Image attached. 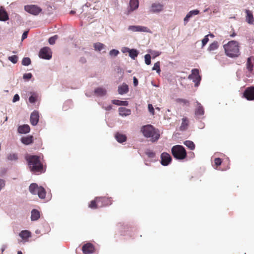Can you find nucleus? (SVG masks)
Returning a JSON list of instances; mask_svg holds the SVG:
<instances>
[{"mask_svg": "<svg viewBox=\"0 0 254 254\" xmlns=\"http://www.w3.org/2000/svg\"><path fill=\"white\" fill-rule=\"evenodd\" d=\"M25 159L31 172L34 173L42 172L43 165L40 161L39 156L27 155L26 156Z\"/></svg>", "mask_w": 254, "mask_h": 254, "instance_id": "nucleus-1", "label": "nucleus"}, {"mask_svg": "<svg viewBox=\"0 0 254 254\" xmlns=\"http://www.w3.org/2000/svg\"><path fill=\"white\" fill-rule=\"evenodd\" d=\"M226 55L231 58L237 57L240 55L238 43L236 41H231L224 45Z\"/></svg>", "mask_w": 254, "mask_h": 254, "instance_id": "nucleus-2", "label": "nucleus"}, {"mask_svg": "<svg viewBox=\"0 0 254 254\" xmlns=\"http://www.w3.org/2000/svg\"><path fill=\"white\" fill-rule=\"evenodd\" d=\"M141 131L145 137L150 138L152 141L157 140L160 137V134L157 130L150 125L143 126L141 128Z\"/></svg>", "mask_w": 254, "mask_h": 254, "instance_id": "nucleus-3", "label": "nucleus"}, {"mask_svg": "<svg viewBox=\"0 0 254 254\" xmlns=\"http://www.w3.org/2000/svg\"><path fill=\"white\" fill-rule=\"evenodd\" d=\"M173 156L177 159H184L187 156V152L185 148L180 145L174 146L171 149Z\"/></svg>", "mask_w": 254, "mask_h": 254, "instance_id": "nucleus-4", "label": "nucleus"}, {"mask_svg": "<svg viewBox=\"0 0 254 254\" xmlns=\"http://www.w3.org/2000/svg\"><path fill=\"white\" fill-rule=\"evenodd\" d=\"M30 192L33 194H38L39 198L44 199L45 197L46 191L44 188L39 187L35 183L31 184L29 188Z\"/></svg>", "mask_w": 254, "mask_h": 254, "instance_id": "nucleus-5", "label": "nucleus"}, {"mask_svg": "<svg viewBox=\"0 0 254 254\" xmlns=\"http://www.w3.org/2000/svg\"><path fill=\"white\" fill-rule=\"evenodd\" d=\"M188 78L192 80L195 83V86H198L201 80V77L199 75L198 69L194 68L191 70V73L189 75Z\"/></svg>", "mask_w": 254, "mask_h": 254, "instance_id": "nucleus-6", "label": "nucleus"}, {"mask_svg": "<svg viewBox=\"0 0 254 254\" xmlns=\"http://www.w3.org/2000/svg\"><path fill=\"white\" fill-rule=\"evenodd\" d=\"M52 53L50 48L45 47L42 48L39 52V56L40 58L50 60L51 59Z\"/></svg>", "mask_w": 254, "mask_h": 254, "instance_id": "nucleus-7", "label": "nucleus"}, {"mask_svg": "<svg viewBox=\"0 0 254 254\" xmlns=\"http://www.w3.org/2000/svg\"><path fill=\"white\" fill-rule=\"evenodd\" d=\"M24 9L27 12L35 15H38L42 11V9L36 5H25Z\"/></svg>", "mask_w": 254, "mask_h": 254, "instance_id": "nucleus-8", "label": "nucleus"}, {"mask_svg": "<svg viewBox=\"0 0 254 254\" xmlns=\"http://www.w3.org/2000/svg\"><path fill=\"white\" fill-rule=\"evenodd\" d=\"M244 97L248 100H254V86L247 88L244 92Z\"/></svg>", "mask_w": 254, "mask_h": 254, "instance_id": "nucleus-9", "label": "nucleus"}, {"mask_svg": "<svg viewBox=\"0 0 254 254\" xmlns=\"http://www.w3.org/2000/svg\"><path fill=\"white\" fill-rule=\"evenodd\" d=\"M127 29L132 32H149L150 31L149 29L147 27L139 25L129 26Z\"/></svg>", "mask_w": 254, "mask_h": 254, "instance_id": "nucleus-10", "label": "nucleus"}, {"mask_svg": "<svg viewBox=\"0 0 254 254\" xmlns=\"http://www.w3.org/2000/svg\"><path fill=\"white\" fill-rule=\"evenodd\" d=\"M39 120V112L37 111H34L30 115V123L33 126H36Z\"/></svg>", "mask_w": 254, "mask_h": 254, "instance_id": "nucleus-11", "label": "nucleus"}, {"mask_svg": "<svg viewBox=\"0 0 254 254\" xmlns=\"http://www.w3.org/2000/svg\"><path fill=\"white\" fill-rule=\"evenodd\" d=\"M161 158V163L163 166H167L172 160L171 156L168 153L165 152L162 153Z\"/></svg>", "mask_w": 254, "mask_h": 254, "instance_id": "nucleus-12", "label": "nucleus"}, {"mask_svg": "<svg viewBox=\"0 0 254 254\" xmlns=\"http://www.w3.org/2000/svg\"><path fill=\"white\" fill-rule=\"evenodd\" d=\"M138 0H130L129 6L127 9V14H129L131 12L136 9L138 7Z\"/></svg>", "mask_w": 254, "mask_h": 254, "instance_id": "nucleus-13", "label": "nucleus"}, {"mask_svg": "<svg viewBox=\"0 0 254 254\" xmlns=\"http://www.w3.org/2000/svg\"><path fill=\"white\" fill-rule=\"evenodd\" d=\"M19 237L22 239L20 242H26L28 241V239L31 237V232L28 230H23L19 234Z\"/></svg>", "mask_w": 254, "mask_h": 254, "instance_id": "nucleus-14", "label": "nucleus"}, {"mask_svg": "<svg viewBox=\"0 0 254 254\" xmlns=\"http://www.w3.org/2000/svg\"><path fill=\"white\" fill-rule=\"evenodd\" d=\"M163 9V4L160 3H153L150 7V11L153 13H157L161 11Z\"/></svg>", "mask_w": 254, "mask_h": 254, "instance_id": "nucleus-15", "label": "nucleus"}, {"mask_svg": "<svg viewBox=\"0 0 254 254\" xmlns=\"http://www.w3.org/2000/svg\"><path fill=\"white\" fill-rule=\"evenodd\" d=\"M196 103L197 106L195 110V115L197 118H200V117L202 116L204 113V109L201 104L198 101H196Z\"/></svg>", "mask_w": 254, "mask_h": 254, "instance_id": "nucleus-16", "label": "nucleus"}, {"mask_svg": "<svg viewBox=\"0 0 254 254\" xmlns=\"http://www.w3.org/2000/svg\"><path fill=\"white\" fill-rule=\"evenodd\" d=\"M199 13V11L197 9L192 10L189 11L184 19V25H186L189 21L190 18L194 15H197Z\"/></svg>", "mask_w": 254, "mask_h": 254, "instance_id": "nucleus-17", "label": "nucleus"}, {"mask_svg": "<svg viewBox=\"0 0 254 254\" xmlns=\"http://www.w3.org/2000/svg\"><path fill=\"white\" fill-rule=\"evenodd\" d=\"M82 251L84 254H91L94 251V247L92 244L91 243H87L85 244L82 247Z\"/></svg>", "mask_w": 254, "mask_h": 254, "instance_id": "nucleus-18", "label": "nucleus"}, {"mask_svg": "<svg viewBox=\"0 0 254 254\" xmlns=\"http://www.w3.org/2000/svg\"><path fill=\"white\" fill-rule=\"evenodd\" d=\"M94 94L99 97H103L106 95L107 90L103 87H98L94 90Z\"/></svg>", "mask_w": 254, "mask_h": 254, "instance_id": "nucleus-19", "label": "nucleus"}, {"mask_svg": "<svg viewBox=\"0 0 254 254\" xmlns=\"http://www.w3.org/2000/svg\"><path fill=\"white\" fill-rule=\"evenodd\" d=\"M118 91L120 95L127 93L128 92V85L125 83L123 84L122 85L118 87Z\"/></svg>", "mask_w": 254, "mask_h": 254, "instance_id": "nucleus-20", "label": "nucleus"}, {"mask_svg": "<svg viewBox=\"0 0 254 254\" xmlns=\"http://www.w3.org/2000/svg\"><path fill=\"white\" fill-rule=\"evenodd\" d=\"M30 130V127L28 125L20 126L18 128V131L19 133L25 134L28 133Z\"/></svg>", "mask_w": 254, "mask_h": 254, "instance_id": "nucleus-21", "label": "nucleus"}, {"mask_svg": "<svg viewBox=\"0 0 254 254\" xmlns=\"http://www.w3.org/2000/svg\"><path fill=\"white\" fill-rule=\"evenodd\" d=\"M100 207L111 205L112 202L110 199L106 197H98Z\"/></svg>", "mask_w": 254, "mask_h": 254, "instance_id": "nucleus-22", "label": "nucleus"}, {"mask_svg": "<svg viewBox=\"0 0 254 254\" xmlns=\"http://www.w3.org/2000/svg\"><path fill=\"white\" fill-rule=\"evenodd\" d=\"M119 112L120 115L122 116H127L131 114L130 110L125 107H120L119 108Z\"/></svg>", "mask_w": 254, "mask_h": 254, "instance_id": "nucleus-23", "label": "nucleus"}, {"mask_svg": "<svg viewBox=\"0 0 254 254\" xmlns=\"http://www.w3.org/2000/svg\"><path fill=\"white\" fill-rule=\"evenodd\" d=\"M246 12L247 13L246 21L249 24H253L254 22V18L253 13L249 10H246Z\"/></svg>", "mask_w": 254, "mask_h": 254, "instance_id": "nucleus-24", "label": "nucleus"}, {"mask_svg": "<svg viewBox=\"0 0 254 254\" xmlns=\"http://www.w3.org/2000/svg\"><path fill=\"white\" fill-rule=\"evenodd\" d=\"M115 136L117 141L119 143H123L127 140V137L125 134L119 132L117 133Z\"/></svg>", "mask_w": 254, "mask_h": 254, "instance_id": "nucleus-25", "label": "nucleus"}, {"mask_svg": "<svg viewBox=\"0 0 254 254\" xmlns=\"http://www.w3.org/2000/svg\"><path fill=\"white\" fill-rule=\"evenodd\" d=\"M30 96L29 98V101L31 104H34L38 100V94L36 92H30Z\"/></svg>", "mask_w": 254, "mask_h": 254, "instance_id": "nucleus-26", "label": "nucleus"}, {"mask_svg": "<svg viewBox=\"0 0 254 254\" xmlns=\"http://www.w3.org/2000/svg\"><path fill=\"white\" fill-rule=\"evenodd\" d=\"M40 217V212L36 209H33L31 211V219L32 221L37 220Z\"/></svg>", "mask_w": 254, "mask_h": 254, "instance_id": "nucleus-27", "label": "nucleus"}, {"mask_svg": "<svg viewBox=\"0 0 254 254\" xmlns=\"http://www.w3.org/2000/svg\"><path fill=\"white\" fill-rule=\"evenodd\" d=\"M189 125V121L187 118H183L182 119V122L180 127V129L181 131H184L188 128Z\"/></svg>", "mask_w": 254, "mask_h": 254, "instance_id": "nucleus-28", "label": "nucleus"}, {"mask_svg": "<svg viewBox=\"0 0 254 254\" xmlns=\"http://www.w3.org/2000/svg\"><path fill=\"white\" fill-rule=\"evenodd\" d=\"M94 50L97 51H101L106 49V46L101 43L97 42L95 43L93 45Z\"/></svg>", "mask_w": 254, "mask_h": 254, "instance_id": "nucleus-29", "label": "nucleus"}, {"mask_svg": "<svg viewBox=\"0 0 254 254\" xmlns=\"http://www.w3.org/2000/svg\"><path fill=\"white\" fill-rule=\"evenodd\" d=\"M8 16L5 10L0 9V21H5L8 19Z\"/></svg>", "mask_w": 254, "mask_h": 254, "instance_id": "nucleus-30", "label": "nucleus"}, {"mask_svg": "<svg viewBox=\"0 0 254 254\" xmlns=\"http://www.w3.org/2000/svg\"><path fill=\"white\" fill-rule=\"evenodd\" d=\"M100 205L98 197H96L95 200L91 201L89 205V207L92 209H95L100 207Z\"/></svg>", "mask_w": 254, "mask_h": 254, "instance_id": "nucleus-31", "label": "nucleus"}, {"mask_svg": "<svg viewBox=\"0 0 254 254\" xmlns=\"http://www.w3.org/2000/svg\"><path fill=\"white\" fill-rule=\"evenodd\" d=\"M252 57L248 58L246 64L247 68L250 72L253 71L254 67V64L252 62Z\"/></svg>", "mask_w": 254, "mask_h": 254, "instance_id": "nucleus-32", "label": "nucleus"}, {"mask_svg": "<svg viewBox=\"0 0 254 254\" xmlns=\"http://www.w3.org/2000/svg\"><path fill=\"white\" fill-rule=\"evenodd\" d=\"M113 104L117 106H127L128 105V102L127 101H121L119 100H112Z\"/></svg>", "mask_w": 254, "mask_h": 254, "instance_id": "nucleus-33", "label": "nucleus"}, {"mask_svg": "<svg viewBox=\"0 0 254 254\" xmlns=\"http://www.w3.org/2000/svg\"><path fill=\"white\" fill-rule=\"evenodd\" d=\"M32 138L33 137L32 136H28L22 137L21 140L23 144L28 145L32 142Z\"/></svg>", "mask_w": 254, "mask_h": 254, "instance_id": "nucleus-34", "label": "nucleus"}, {"mask_svg": "<svg viewBox=\"0 0 254 254\" xmlns=\"http://www.w3.org/2000/svg\"><path fill=\"white\" fill-rule=\"evenodd\" d=\"M7 159L10 161H16L18 160V155L17 153H9L7 156Z\"/></svg>", "mask_w": 254, "mask_h": 254, "instance_id": "nucleus-35", "label": "nucleus"}, {"mask_svg": "<svg viewBox=\"0 0 254 254\" xmlns=\"http://www.w3.org/2000/svg\"><path fill=\"white\" fill-rule=\"evenodd\" d=\"M138 55V52L136 49H130L129 52V56L133 60H134L135 58L137 57Z\"/></svg>", "mask_w": 254, "mask_h": 254, "instance_id": "nucleus-36", "label": "nucleus"}, {"mask_svg": "<svg viewBox=\"0 0 254 254\" xmlns=\"http://www.w3.org/2000/svg\"><path fill=\"white\" fill-rule=\"evenodd\" d=\"M184 144L191 150L195 148V144L192 141L186 140L184 141Z\"/></svg>", "mask_w": 254, "mask_h": 254, "instance_id": "nucleus-37", "label": "nucleus"}, {"mask_svg": "<svg viewBox=\"0 0 254 254\" xmlns=\"http://www.w3.org/2000/svg\"><path fill=\"white\" fill-rule=\"evenodd\" d=\"M218 48V43L217 42L215 41L211 43L208 48V51L211 52L217 49Z\"/></svg>", "mask_w": 254, "mask_h": 254, "instance_id": "nucleus-38", "label": "nucleus"}, {"mask_svg": "<svg viewBox=\"0 0 254 254\" xmlns=\"http://www.w3.org/2000/svg\"><path fill=\"white\" fill-rule=\"evenodd\" d=\"M160 63L159 62H157L154 64L153 67L152 68V70H156V72L160 74L161 72V69H160Z\"/></svg>", "mask_w": 254, "mask_h": 254, "instance_id": "nucleus-39", "label": "nucleus"}, {"mask_svg": "<svg viewBox=\"0 0 254 254\" xmlns=\"http://www.w3.org/2000/svg\"><path fill=\"white\" fill-rule=\"evenodd\" d=\"M31 64V60L29 58H24L22 61V64L24 66H28Z\"/></svg>", "mask_w": 254, "mask_h": 254, "instance_id": "nucleus-40", "label": "nucleus"}, {"mask_svg": "<svg viewBox=\"0 0 254 254\" xmlns=\"http://www.w3.org/2000/svg\"><path fill=\"white\" fill-rule=\"evenodd\" d=\"M119 53L120 52L118 50L112 49L109 52V55L111 57H116L119 54Z\"/></svg>", "mask_w": 254, "mask_h": 254, "instance_id": "nucleus-41", "label": "nucleus"}, {"mask_svg": "<svg viewBox=\"0 0 254 254\" xmlns=\"http://www.w3.org/2000/svg\"><path fill=\"white\" fill-rule=\"evenodd\" d=\"M58 38V35H54L49 39V43L50 45H54Z\"/></svg>", "mask_w": 254, "mask_h": 254, "instance_id": "nucleus-42", "label": "nucleus"}, {"mask_svg": "<svg viewBox=\"0 0 254 254\" xmlns=\"http://www.w3.org/2000/svg\"><path fill=\"white\" fill-rule=\"evenodd\" d=\"M8 59L13 64H16L18 61V57L16 55H13L9 57Z\"/></svg>", "mask_w": 254, "mask_h": 254, "instance_id": "nucleus-43", "label": "nucleus"}, {"mask_svg": "<svg viewBox=\"0 0 254 254\" xmlns=\"http://www.w3.org/2000/svg\"><path fill=\"white\" fill-rule=\"evenodd\" d=\"M145 58V63L147 65H149L151 64V56L150 54H146L144 56Z\"/></svg>", "mask_w": 254, "mask_h": 254, "instance_id": "nucleus-44", "label": "nucleus"}, {"mask_svg": "<svg viewBox=\"0 0 254 254\" xmlns=\"http://www.w3.org/2000/svg\"><path fill=\"white\" fill-rule=\"evenodd\" d=\"M145 153L148 157L151 158H153L155 156V153L150 150H147L145 151Z\"/></svg>", "mask_w": 254, "mask_h": 254, "instance_id": "nucleus-45", "label": "nucleus"}, {"mask_svg": "<svg viewBox=\"0 0 254 254\" xmlns=\"http://www.w3.org/2000/svg\"><path fill=\"white\" fill-rule=\"evenodd\" d=\"M150 53L152 55L153 59L159 56L161 53L160 52L157 51H151Z\"/></svg>", "mask_w": 254, "mask_h": 254, "instance_id": "nucleus-46", "label": "nucleus"}, {"mask_svg": "<svg viewBox=\"0 0 254 254\" xmlns=\"http://www.w3.org/2000/svg\"><path fill=\"white\" fill-rule=\"evenodd\" d=\"M148 111L150 112V113L151 115H154V108H153L152 105L151 104H149L148 105Z\"/></svg>", "mask_w": 254, "mask_h": 254, "instance_id": "nucleus-47", "label": "nucleus"}, {"mask_svg": "<svg viewBox=\"0 0 254 254\" xmlns=\"http://www.w3.org/2000/svg\"><path fill=\"white\" fill-rule=\"evenodd\" d=\"M209 40L208 35L205 36L204 38L202 40V46L204 47L208 42Z\"/></svg>", "mask_w": 254, "mask_h": 254, "instance_id": "nucleus-48", "label": "nucleus"}, {"mask_svg": "<svg viewBox=\"0 0 254 254\" xmlns=\"http://www.w3.org/2000/svg\"><path fill=\"white\" fill-rule=\"evenodd\" d=\"M32 74L31 73H25L23 74V78L24 79H30L31 78Z\"/></svg>", "mask_w": 254, "mask_h": 254, "instance_id": "nucleus-49", "label": "nucleus"}, {"mask_svg": "<svg viewBox=\"0 0 254 254\" xmlns=\"http://www.w3.org/2000/svg\"><path fill=\"white\" fill-rule=\"evenodd\" d=\"M5 181L1 179H0V191L5 187Z\"/></svg>", "mask_w": 254, "mask_h": 254, "instance_id": "nucleus-50", "label": "nucleus"}, {"mask_svg": "<svg viewBox=\"0 0 254 254\" xmlns=\"http://www.w3.org/2000/svg\"><path fill=\"white\" fill-rule=\"evenodd\" d=\"M215 164L216 166H219L221 164V160L219 158H216L214 160Z\"/></svg>", "mask_w": 254, "mask_h": 254, "instance_id": "nucleus-51", "label": "nucleus"}, {"mask_svg": "<svg viewBox=\"0 0 254 254\" xmlns=\"http://www.w3.org/2000/svg\"><path fill=\"white\" fill-rule=\"evenodd\" d=\"M19 100V96L17 94L14 95L13 98L12 99V102L15 103Z\"/></svg>", "mask_w": 254, "mask_h": 254, "instance_id": "nucleus-52", "label": "nucleus"}, {"mask_svg": "<svg viewBox=\"0 0 254 254\" xmlns=\"http://www.w3.org/2000/svg\"><path fill=\"white\" fill-rule=\"evenodd\" d=\"M130 49L127 47H123L121 51L123 53H128L129 52Z\"/></svg>", "mask_w": 254, "mask_h": 254, "instance_id": "nucleus-53", "label": "nucleus"}, {"mask_svg": "<svg viewBox=\"0 0 254 254\" xmlns=\"http://www.w3.org/2000/svg\"><path fill=\"white\" fill-rule=\"evenodd\" d=\"M28 31H24L22 35V40H23L24 39H26L27 37Z\"/></svg>", "mask_w": 254, "mask_h": 254, "instance_id": "nucleus-54", "label": "nucleus"}, {"mask_svg": "<svg viewBox=\"0 0 254 254\" xmlns=\"http://www.w3.org/2000/svg\"><path fill=\"white\" fill-rule=\"evenodd\" d=\"M102 108H104L106 111H110L112 109V106L110 105L107 107L103 106Z\"/></svg>", "mask_w": 254, "mask_h": 254, "instance_id": "nucleus-55", "label": "nucleus"}, {"mask_svg": "<svg viewBox=\"0 0 254 254\" xmlns=\"http://www.w3.org/2000/svg\"><path fill=\"white\" fill-rule=\"evenodd\" d=\"M133 82L134 86H136L138 85V80L135 77H133Z\"/></svg>", "mask_w": 254, "mask_h": 254, "instance_id": "nucleus-56", "label": "nucleus"}, {"mask_svg": "<svg viewBox=\"0 0 254 254\" xmlns=\"http://www.w3.org/2000/svg\"><path fill=\"white\" fill-rule=\"evenodd\" d=\"M180 102L184 104H189V101L187 100L181 99H179Z\"/></svg>", "mask_w": 254, "mask_h": 254, "instance_id": "nucleus-57", "label": "nucleus"}, {"mask_svg": "<svg viewBox=\"0 0 254 254\" xmlns=\"http://www.w3.org/2000/svg\"><path fill=\"white\" fill-rule=\"evenodd\" d=\"M80 62L82 64L85 63L86 62V59L84 57H82L80 59Z\"/></svg>", "mask_w": 254, "mask_h": 254, "instance_id": "nucleus-58", "label": "nucleus"}, {"mask_svg": "<svg viewBox=\"0 0 254 254\" xmlns=\"http://www.w3.org/2000/svg\"><path fill=\"white\" fill-rule=\"evenodd\" d=\"M6 246L5 245H3L1 247V252H3V251L5 250V249H6Z\"/></svg>", "mask_w": 254, "mask_h": 254, "instance_id": "nucleus-59", "label": "nucleus"}, {"mask_svg": "<svg viewBox=\"0 0 254 254\" xmlns=\"http://www.w3.org/2000/svg\"><path fill=\"white\" fill-rule=\"evenodd\" d=\"M70 14H74L75 13V11L74 10H71L69 12Z\"/></svg>", "mask_w": 254, "mask_h": 254, "instance_id": "nucleus-60", "label": "nucleus"}, {"mask_svg": "<svg viewBox=\"0 0 254 254\" xmlns=\"http://www.w3.org/2000/svg\"><path fill=\"white\" fill-rule=\"evenodd\" d=\"M85 95H86V96L87 97H90V96H91V95H89V94H88L87 93H85Z\"/></svg>", "mask_w": 254, "mask_h": 254, "instance_id": "nucleus-61", "label": "nucleus"}, {"mask_svg": "<svg viewBox=\"0 0 254 254\" xmlns=\"http://www.w3.org/2000/svg\"><path fill=\"white\" fill-rule=\"evenodd\" d=\"M17 254H22V252H21V251H18V252H17Z\"/></svg>", "mask_w": 254, "mask_h": 254, "instance_id": "nucleus-62", "label": "nucleus"}, {"mask_svg": "<svg viewBox=\"0 0 254 254\" xmlns=\"http://www.w3.org/2000/svg\"><path fill=\"white\" fill-rule=\"evenodd\" d=\"M208 9H209V8H206V9L204 10V12H206V11H207Z\"/></svg>", "mask_w": 254, "mask_h": 254, "instance_id": "nucleus-63", "label": "nucleus"}, {"mask_svg": "<svg viewBox=\"0 0 254 254\" xmlns=\"http://www.w3.org/2000/svg\"><path fill=\"white\" fill-rule=\"evenodd\" d=\"M156 110H160L159 108H158V107L156 108Z\"/></svg>", "mask_w": 254, "mask_h": 254, "instance_id": "nucleus-64", "label": "nucleus"}]
</instances>
